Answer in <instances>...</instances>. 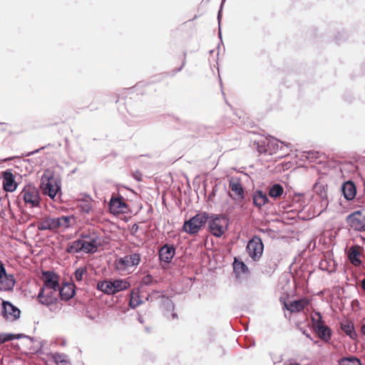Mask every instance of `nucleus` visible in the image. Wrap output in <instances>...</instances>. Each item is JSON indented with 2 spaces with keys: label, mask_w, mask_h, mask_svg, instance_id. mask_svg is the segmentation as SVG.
<instances>
[{
  "label": "nucleus",
  "mask_w": 365,
  "mask_h": 365,
  "mask_svg": "<svg viewBox=\"0 0 365 365\" xmlns=\"http://www.w3.org/2000/svg\"><path fill=\"white\" fill-rule=\"evenodd\" d=\"M98 240V236L96 232H82L78 239L68 243L66 251L68 253L84 252L87 254H93L97 252L100 246Z\"/></svg>",
  "instance_id": "f257e3e1"
},
{
  "label": "nucleus",
  "mask_w": 365,
  "mask_h": 365,
  "mask_svg": "<svg viewBox=\"0 0 365 365\" xmlns=\"http://www.w3.org/2000/svg\"><path fill=\"white\" fill-rule=\"evenodd\" d=\"M38 189L43 195L54 200L58 193L61 195V180L55 178L53 171L47 169L41 175Z\"/></svg>",
  "instance_id": "f03ea898"
},
{
  "label": "nucleus",
  "mask_w": 365,
  "mask_h": 365,
  "mask_svg": "<svg viewBox=\"0 0 365 365\" xmlns=\"http://www.w3.org/2000/svg\"><path fill=\"white\" fill-rule=\"evenodd\" d=\"M23 200L25 205L29 208H41V197L40 190L34 184H26L19 194V199Z\"/></svg>",
  "instance_id": "7ed1b4c3"
},
{
  "label": "nucleus",
  "mask_w": 365,
  "mask_h": 365,
  "mask_svg": "<svg viewBox=\"0 0 365 365\" xmlns=\"http://www.w3.org/2000/svg\"><path fill=\"white\" fill-rule=\"evenodd\" d=\"M228 218L223 215L209 214L207 220L210 233L216 237H220L227 230Z\"/></svg>",
  "instance_id": "20e7f679"
},
{
  "label": "nucleus",
  "mask_w": 365,
  "mask_h": 365,
  "mask_svg": "<svg viewBox=\"0 0 365 365\" xmlns=\"http://www.w3.org/2000/svg\"><path fill=\"white\" fill-rule=\"evenodd\" d=\"M209 219V213L201 212L197 213L184 222L182 230L190 235L197 234L201 227L205 226Z\"/></svg>",
  "instance_id": "39448f33"
},
{
  "label": "nucleus",
  "mask_w": 365,
  "mask_h": 365,
  "mask_svg": "<svg viewBox=\"0 0 365 365\" xmlns=\"http://www.w3.org/2000/svg\"><path fill=\"white\" fill-rule=\"evenodd\" d=\"M314 317H312V328L318 336L324 341H329L332 336L331 328L324 324L320 312H316Z\"/></svg>",
  "instance_id": "423d86ee"
},
{
  "label": "nucleus",
  "mask_w": 365,
  "mask_h": 365,
  "mask_svg": "<svg viewBox=\"0 0 365 365\" xmlns=\"http://www.w3.org/2000/svg\"><path fill=\"white\" fill-rule=\"evenodd\" d=\"M41 279L43 287L40 288L37 298H42L43 293L49 289H58L60 277L54 271H43Z\"/></svg>",
  "instance_id": "0eeeda50"
},
{
  "label": "nucleus",
  "mask_w": 365,
  "mask_h": 365,
  "mask_svg": "<svg viewBox=\"0 0 365 365\" xmlns=\"http://www.w3.org/2000/svg\"><path fill=\"white\" fill-rule=\"evenodd\" d=\"M348 225L357 232H365V208L350 213L346 219Z\"/></svg>",
  "instance_id": "6e6552de"
},
{
  "label": "nucleus",
  "mask_w": 365,
  "mask_h": 365,
  "mask_svg": "<svg viewBox=\"0 0 365 365\" xmlns=\"http://www.w3.org/2000/svg\"><path fill=\"white\" fill-rule=\"evenodd\" d=\"M246 250L253 261H258L262 257L264 251V244L261 237L254 235L248 241Z\"/></svg>",
  "instance_id": "1a4fd4ad"
},
{
  "label": "nucleus",
  "mask_w": 365,
  "mask_h": 365,
  "mask_svg": "<svg viewBox=\"0 0 365 365\" xmlns=\"http://www.w3.org/2000/svg\"><path fill=\"white\" fill-rule=\"evenodd\" d=\"M108 209L110 213L117 215L127 213L129 210L128 205L125 202L124 197L119 193H113L108 202Z\"/></svg>",
  "instance_id": "9d476101"
},
{
  "label": "nucleus",
  "mask_w": 365,
  "mask_h": 365,
  "mask_svg": "<svg viewBox=\"0 0 365 365\" xmlns=\"http://www.w3.org/2000/svg\"><path fill=\"white\" fill-rule=\"evenodd\" d=\"M364 247L354 244L348 247L346 251V255L349 262L355 267H361L363 264L361 257L364 255Z\"/></svg>",
  "instance_id": "9b49d317"
},
{
  "label": "nucleus",
  "mask_w": 365,
  "mask_h": 365,
  "mask_svg": "<svg viewBox=\"0 0 365 365\" xmlns=\"http://www.w3.org/2000/svg\"><path fill=\"white\" fill-rule=\"evenodd\" d=\"M1 315L6 320L14 322L20 318L21 310L11 302L3 300Z\"/></svg>",
  "instance_id": "f8f14e48"
},
{
  "label": "nucleus",
  "mask_w": 365,
  "mask_h": 365,
  "mask_svg": "<svg viewBox=\"0 0 365 365\" xmlns=\"http://www.w3.org/2000/svg\"><path fill=\"white\" fill-rule=\"evenodd\" d=\"M341 195L346 201H352L357 194V187L355 182L351 180L344 181L340 187Z\"/></svg>",
  "instance_id": "ddd939ff"
},
{
  "label": "nucleus",
  "mask_w": 365,
  "mask_h": 365,
  "mask_svg": "<svg viewBox=\"0 0 365 365\" xmlns=\"http://www.w3.org/2000/svg\"><path fill=\"white\" fill-rule=\"evenodd\" d=\"M3 180V189L6 192H12L17 188L18 184L15 180V177L10 169L1 172Z\"/></svg>",
  "instance_id": "4468645a"
},
{
  "label": "nucleus",
  "mask_w": 365,
  "mask_h": 365,
  "mask_svg": "<svg viewBox=\"0 0 365 365\" xmlns=\"http://www.w3.org/2000/svg\"><path fill=\"white\" fill-rule=\"evenodd\" d=\"M176 248L174 245L165 244L158 251V257L160 262L169 264L175 257Z\"/></svg>",
  "instance_id": "2eb2a0df"
},
{
  "label": "nucleus",
  "mask_w": 365,
  "mask_h": 365,
  "mask_svg": "<svg viewBox=\"0 0 365 365\" xmlns=\"http://www.w3.org/2000/svg\"><path fill=\"white\" fill-rule=\"evenodd\" d=\"M140 259L141 257L139 253L125 255V257H120L118 259V268L125 269L128 267L137 266L140 263Z\"/></svg>",
  "instance_id": "dca6fc26"
},
{
  "label": "nucleus",
  "mask_w": 365,
  "mask_h": 365,
  "mask_svg": "<svg viewBox=\"0 0 365 365\" xmlns=\"http://www.w3.org/2000/svg\"><path fill=\"white\" fill-rule=\"evenodd\" d=\"M57 292H58V289H49L43 293L42 298H37V299L40 304L46 307L56 304L59 297Z\"/></svg>",
  "instance_id": "f3484780"
},
{
  "label": "nucleus",
  "mask_w": 365,
  "mask_h": 365,
  "mask_svg": "<svg viewBox=\"0 0 365 365\" xmlns=\"http://www.w3.org/2000/svg\"><path fill=\"white\" fill-rule=\"evenodd\" d=\"M58 296L62 301L67 302L76 294L74 284L65 282L61 287H58Z\"/></svg>",
  "instance_id": "a211bd4d"
},
{
  "label": "nucleus",
  "mask_w": 365,
  "mask_h": 365,
  "mask_svg": "<svg viewBox=\"0 0 365 365\" xmlns=\"http://www.w3.org/2000/svg\"><path fill=\"white\" fill-rule=\"evenodd\" d=\"M59 219L46 217L38 225V230H54L60 227Z\"/></svg>",
  "instance_id": "6ab92c4d"
},
{
  "label": "nucleus",
  "mask_w": 365,
  "mask_h": 365,
  "mask_svg": "<svg viewBox=\"0 0 365 365\" xmlns=\"http://www.w3.org/2000/svg\"><path fill=\"white\" fill-rule=\"evenodd\" d=\"M269 201L267 195L261 190H256L252 194V203L255 207L261 209Z\"/></svg>",
  "instance_id": "aec40b11"
},
{
  "label": "nucleus",
  "mask_w": 365,
  "mask_h": 365,
  "mask_svg": "<svg viewBox=\"0 0 365 365\" xmlns=\"http://www.w3.org/2000/svg\"><path fill=\"white\" fill-rule=\"evenodd\" d=\"M232 267L234 274L237 279H239L241 274H247L250 273L249 268L246 264L242 260L238 259L237 257L234 258Z\"/></svg>",
  "instance_id": "412c9836"
},
{
  "label": "nucleus",
  "mask_w": 365,
  "mask_h": 365,
  "mask_svg": "<svg viewBox=\"0 0 365 365\" xmlns=\"http://www.w3.org/2000/svg\"><path fill=\"white\" fill-rule=\"evenodd\" d=\"M322 157L323 159H325L326 155L324 153L315 150H306L302 155V159L305 158L309 162H316L317 163H321V158Z\"/></svg>",
  "instance_id": "4be33fe9"
},
{
  "label": "nucleus",
  "mask_w": 365,
  "mask_h": 365,
  "mask_svg": "<svg viewBox=\"0 0 365 365\" xmlns=\"http://www.w3.org/2000/svg\"><path fill=\"white\" fill-rule=\"evenodd\" d=\"M230 187L232 192L235 193V195L237 196V199L239 200H245V193H244V189L240 183V181L239 179H232L230 180Z\"/></svg>",
  "instance_id": "5701e85b"
},
{
  "label": "nucleus",
  "mask_w": 365,
  "mask_h": 365,
  "mask_svg": "<svg viewBox=\"0 0 365 365\" xmlns=\"http://www.w3.org/2000/svg\"><path fill=\"white\" fill-rule=\"evenodd\" d=\"M313 190L317 195L320 197L322 202L326 203V205H327V185L317 182L313 185Z\"/></svg>",
  "instance_id": "b1692460"
},
{
  "label": "nucleus",
  "mask_w": 365,
  "mask_h": 365,
  "mask_svg": "<svg viewBox=\"0 0 365 365\" xmlns=\"http://www.w3.org/2000/svg\"><path fill=\"white\" fill-rule=\"evenodd\" d=\"M16 284V279L13 274H9L0 280L1 291H12Z\"/></svg>",
  "instance_id": "393cba45"
},
{
  "label": "nucleus",
  "mask_w": 365,
  "mask_h": 365,
  "mask_svg": "<svg viewBox=\"0 0 365 365\" xmlns=\"http://www.w3.org/2000/svg\"><path fill=\"white\" fill-rule=\"evenodd\" d=\"M341 329L351 339H354L357 334L354 329V323L351 321H346L345 323L340 324Z\"/></svg>",
  "instance_id": "a878e982"
},
{
  "label": "nucleus",
  "mask_w": 365,
  "mask_h": 365,
  "mask_svg": "<svg viewBox=\"0 0 365 365\" xmlns=\"http://www.w3.org/2000/svg\"><path fill=\"white\" fill-rule=\"evenodd\" d=\"M284 193V187L279 183H274L269 189V196L273 199H279Z\"/></svg>",
  "instance_id": "bb28decb"
},
{
  "label": "nucleus",
  "mask_w": 365,
  "mask_h": 365,
  "mask_svg": "<svg viewBox=\"0 0 365 365\" xmlns=\"http://www.w3.org/2000/svg\"><path fill=\"white\" fill-rule=\"evenodd\" d=\"M143 303L140 299L139 289H133L130 293L129 306L132 309L136 308Z\"/></svg>",
  "instance_id": "cd10ccee"
},
{
  "label": "nucleus",
  "mask_w": 365,
  "mask_h": 365,
  "mask_svg": "<svg viewBox=\"0 0 365 365\" xmlns=\"http://www.w3.org/2000/svg\"><path fill=\"white\" fill-rule=\"evenodd\" d=\"M338 365H363L360 359L355 356H344L338 360Z\"/></svg>",
  "instance_id": "c85d7f7f"
},
{
  "label": "nucleus",
  "mask_w": 365,
  "mask_h": 365,
  "mask_svg": "<svg viewBox=\"0 0 365 365\" xmlns=\"http://www.w3.org/2000/svg\"><path fill=\"white\" fill-rule=\"evenodd\" d=\"M113 287H115V294L120 291L128 289L130 287V282L122 279H113Z\"/></svg>",
  "instance_id": "c756f323"
},
{
  "label": "nucleus",
  "mask_w": 365,
  "mask_h": 365,
  "mask_svg": "<svg viewBox=\"0 0 365 365\" xmlns=\"http://www.w3.org/2000/svg\"><path fill=\"white\" fill-rule=\"evenodd\" d=\"M256 145V150L257 152L260 154L262 153H268L269 155L272 154V151L269 150V143L266 145V143L264 140H260L255 143Z\"/></svg>",
  "instance_id": "7c9ffc66"
},
{
  "label": "nucleus",
  "mask_w": 365,
  "mask_h": 365,
  "mask_svg": "<svg viewBox=\"0 0 365 365\" xmlns=\"http://www.w3.org/2000/svg\"><path fill=\"white\" fill-rule=\"evenodd\" d=\"M287 309L290 312H299L304 309V304L299 300H294L287 305Z\"/></svg>",
  "instance_id": "2f4dec72"
},
{
  "label": "nucleus",
  "mask_w": 365,
  "mask_h": 365,
  "mask_svg": "<svg viewBox=\"0 0 365 365\" xmlns=\"http://www.w3.org/2000/svg\"><path fill=\"white\" fill-rule=\"evenodd\" d=\"M34 342H36L37 345H35L32 348H31V350L33 352L36 353L38 354H46V352L43 350V346L44 344L46 343V341H38L37 339H36V341H34Z\"/></svg>",
  "instance_id": "473e14b6"
},
{
  "label": "nucleus",
  "mask_w": 365,
  "mask_h": 365,
  "mask_svg": "<svg viewBox=\"0 0 365 365\" xmlns=\"http://www.w3.org/2000/svg\"><path fill=\"white\" fill-rule=\"evenodd\" d=\"M225 1H226V0L221 1V4H220V9H219V11L217 12V22H218V35H219V38H220L221 42L222 41V31H221L220 23H221V19H222V12L223 6H224Z\"/></svg>",
  "instance_id": "72a5a7b5"
},
{
  "label": "nucleus",
  "mask_w": 365,
  "mask_h": 365,
  "mask_svg": "<svg viewBox=\"0 0 365 365\" xmlns=\"http://www.w3.org/2000/svg\"><path fill=\"white\" fill-rule=\"evenodd\" d=\"M66 355L64 354L54 353L52 354V360L56 364L67 363Z\"/></svg>",
  "instance_id": "f704fd0d"
},
{
  "label": "nucleus",
  "mask_w": 365,
  "mask_h": 365,
  "mask_svg": "<svg viewBox=\"0 0 365 365\" xmlns=\"http://www.w3.org/2000/svg\"><path fill=\"white\" fill-rule=\"evenodd\" d=\"M87 273V268L86 267H80L77 268L74 272V277L77 282L82 281L83 276Z\"/></svg>",
  "instance_id": "c9c22d12"
},
{
  "label": "nucleus",
  "mask_w": 365,
  "mask_h": 365,
  "mask_svg": "<svg viewBox=\"0 0 365 365\" xmlns=\"http://www.w3.org/2000/svg\"><path fill=\"white\" fill-rule=\"evenodd\" d=\"M78 208L81 212L88 214L92 210L93 206L90 202L83 201Z\"/></svg>",
  "instance_id": "e433bc0d"
},
{
  "label": "nucleus",
  "mask_w": 365,
  "mask_h": 365,
  "mask_svg": "<svg viewBox=\"0 0 365 365\" xmlns=\"http://www.w3.org/2000/svg\"><path fill=\"white\" fill-rule=\"evenodd\" d=\"M73 217V216L67 215V216H61L59 217H57V219H59L60 227H63L65 228H68L70 227V222L71 220Z\"/></svg>",
  "instance_id": "4c0bfd02"
},
{
  "label": "nucleus",
  "mask_w": 365,
  "mask_h": 365,
  "mask_svg": "<svg viewBox=\"0 0 365 365\" xmlns=\"http://www.w3.org/2000/svg\"><path fill=\"white\" fill-rule=\"evenodd\" d=\"M154 282L156 283L157 281L155 280L153 277L150 274H148L147 275L144 276L142 279V284L145 286L151 285Z\"/></svg>",
  "instance_id": "58836bf2"
},
{
  "label": "nucleus",
  "mask_w": 365,
  "mask_h": 365,
  "mask_svg": "<svg viewBox=\"0 0 365 365\" xmlns=\"http://www.w3.org/2000/svg\"><path fill=\"white\" fill-rule=\"evenodd\" d=\"M115 287H113V279H107V284H106V294H115Z\"/></svg>",
  "instance_id": "ea45409f"
},
{
  "label": "nucleus",
  "mask_w": 365,
  "mask_h": 365,
  "mask_svg": "<svg viewBox=\"0 0 365 365\" xmlns=\"http://www.w3.org/2000/svg\"><path fill=\"white\" fill-rule=\"evenodd\" d=\"M11 333H0V345L11 341Z\"/></svg>",
  "instance_id": "a19ab883"
},
{
  "label": "nucleus",
  "mask_w": 365,
  "mask_h": 365,
  "mask_svg": "<svg viewBox=\"0 0 365 365\" xmlns=\"http://www.w3.org/2000/svg\"><path fill=\"white\" fill-rule=\"evenodd\" d=\"M11 336H12L11 341L14 340V339H23V338L28 339L31 341H36V338L30 336H28V335H26L24 334H12Z\"/></svg>",
  "instance_id": "79ce46f5"
},
{
  "label": "nucleus",
  "mask_w": 365,
  "mask_h": 365,
  "mask_svg": "<svg viewBox=\"0 0 365 365\" xmlns=\"http://www.w3.org/2000/svg\"><path fill=\"white\" fill-rule=\"evenodd\" d=\"M107 279L98 281L96 284V289L106 294Z\"/></svg>",
  "instance_id": "37998d69"
},
{
  "label": "nucleus",
  "mask_w": 365,
  "mask_h": 365,
  "mask_svg": "<svg viewBox=\"0 0 365 365\" xmlns=\"http://www.w3.org/2000/svg\"><path fill=\"white\" fill-rule=\"evenodd\" d=\"M186 56H187L186 52H184L183 53V61H182V65L180 67L175 68H174L172 71V76H175L177 73L181 71L182 69L183 68V67L185 66V65L186 64Z\"/></svg>",
  "instance_id": "c03bdc74"
},
{
  "label": "nucleus",
  "mask_w": 365,
  "mask_h": 365,
  "mask_svg": "<svg viewBox=\"0 0 365 365\" xmlns=\"http://www.w3.org/2000/svg\"><path fill=\"white\" fill-rule=\"evenodd\" d=\"M9 274L6 272V267L2 262H0V280L5 278Z\"/></svg>",
  "instance_id": "a18cd8bd"
},
{
  "label": "nucleus",
  "mask_w": 365,
  "mask_h": 365,
  "mask_svg": "<svg viewBox=\"0 0 365 365\" xmlns=\"http://www.w3.org/2000/svg\"><path fill=\"white\" fill-rule=\"evenodd\" d=\"M319 268L322 270L329 272V262L326 259L321 260V262H319Z\"/></svg>",
  "instance_id": "49530a36"
},
{
  "label": "nucleus",
  "mask_w": 365,
  "mask_h": 365,
  "mask_svg": "<svg viewBox=\"0 0 365 365\" xmlns=\"http://www.w3.org/2000/svg\"><path fill=\"white\" fill-rule=\"evenodd\" d=\"M49 145H50V144H48V145H45V146H42V147H41L40 148H38V149H36V150H33V151H31V152L26 153L25 154H23V155H25V156H31V155H34V154H36V153H39V151H40V150L45 149L46 148H47V147H48V146H49Z\"/></svg>",
  "instance_id": "de8ad7c7"
},
{
  "label": "nucleus",
  "mask_w": 365,
  "mask_h": 365,
  "mask_svg": "<svg viewBox=\"0 0 365 365\" xmlns=\"http://www.w3.org/2000/svg\"><path fill=\"white\" fill-rule=\"evenodd\" d=\"M133 177L138 182L142 181V173L139 170H135L133 173Z\"/></svg>",
  "instance_id": "09e8293b"
},
{
  "label": "nucleus",
  "mask_w": 365,
  "mask_h": 365,
  "mask_svg": "<svg viewBox=\"0 0 365 365\" xmlns=\"http://www.w3.org/2000/svg\"><path fill=\"white\" fill-rule=\"evenodd\" d=\"M166 307H167L168 309H174V304L172 302V300L167 299V301H166Z\"/></svg>",
  "instance_id": "8fccbe9b"
},
{
  "label": "nucleus",
  "mask_w": 365,
  "mask_h": 365,
  "mask_svg": "<svg viewBox=\"0 0 365 365\" xmlns=\"http://www.w3.org/2000/svg\"><path fill=\"white\" fill-rule=\"evenodd\" d=\"M303 334L305 335L307 338L310 339L311 340L312 339V337H311V334L306 330H304L303 331Z\"/></svg>",
  "instance_id": "3c124183"
},
{
  "label": "nucleus",
  "mask_w": 365,
  "mask_h": 365,
  "mask_svg": "<svg viewBox=\"0 0 365 365\" xmlns=\"http://www.w3.org/2000/svg\"><path fill=\"white\" fill-rule=\"evenodd\" d=\"M361 284L362 289H363L364 292H365V278H364L361 281Z\"/></svg>",
  "instance_id": "603ef678"
},
{
  "label": "nucleus",
  "mask_w": 365,
  "mask_h": 365,
  "mask_svg": "<svg viewBox=\"0 0 365 365\" xmlns=\"http://www.w3.org/2000/svg\"><path fill=\"white\" fill-rule=\"evenodd\" d=\"M138 230V225L136 224H134L132 227V230L134 232H137Z\"/></svg>",
  "instance_id": "864d4df0"
},
{
  "label": "nucleus",
  "mask_w": 365,
  "mask_h": 365,
  "mask_svg": "<svg viewBox=\"0 0 365 365\" xmlns=\"http://www.w3.org/2000/svg\"><path fill=\"white\" fill-rule=\"evenodd\" d=\"M361 331L362 334L365 335V324H363L361 328Z\"/></svg>",
  "instance_id": "5fc2aeb1"
},
{
  "label": "nucleus",
  "mask_w": 365,
  "mask_h": 365,
  "mask_svg": "<svg viewBox=\"0 0 365 365\" xmlns=\"http://www.w3.org/2000/svg\"><path fill=\"white\" fill-rule=\"evenodd\" d=\"M172 317L173 319L178 318V314L176 313H173Z\"/></svg>",
  "instance_id": "6e6d98bb"
},
{
  "label": "nucleus",
  "mask_w": 365,
  "mask_h": 365,
  "mask_svg": "<svg viewBox=\"0 0 365 365\" xmlns=\"http://www.w3.org/2000/svg\"><path fill=\"white\" fill-rule=\"evenodd\" d=\"M354 303H356L357 305H359V301L357 299L353 300L352 301V304H354Z\"/></svg>",
  "instance_id": "4d7b16f0"
},
{
  "label": "nucleus",
  "mask_w": 365,
  "mask_h": 365,
  "mask_svg": "<svg viewBox=\"0 0 365 365\" xmlns=\"http://www.w3.org/2000/svg\"><path fill=\"white\" fill-rule=\"evenodd\" d=\"M279 149V145L277 143H275L274 146V149Z\"/></svg>",
  "instance_id": "13d9d810"
},
{
  "label": "nucleus",
  "mask_w": 365,
  "mask_h": 365,
  "mask_svg": "<svg viewBox=\"0 0 365 365\" xmlns=\"http://www.w3.org/2000/svg\"><path fill=\"white\" fill-rule=\"evenodd\" d=\"M269 230H264V229H261L260 231L262 232H267Z\"/></svg>",
  "instance_id": "bf43d9fd"
},
{
  "label": "nucleus",
  "mask_w": 365,
  "mask_h": 365,
  "mask_svg": "<svg viewBox=\"0 0 365 365\" xmlns=\"http://www.w3.org/2000/svg\"><path fill=\"white\" fill-rule=\"evenodd\" d=\"M130 103L129 100H127L125 102V106H127Z\"/></svg>",
  "instance_id": "052dcab7"
},
{
  "label": "nucleus",
  "mask_w": 365,
  "mask_h": 365,
  "mask_svg": "<svg viewBox=\"0 0 365 365\" xmlns=\"http://www.w3.org/2000/svg\"><path fill=\"white\" fill-rule=\"evenodd\" d=\"M255 346V341H253V342L252 343V344L250 345V346Z\"/></svg>",
  "instance_id": "680f3d73"
},
{
  "label": "nucleus",
  "mask_w": 365,
  "mask_h": 365,
  "mask_svg": "<svg viewBox=\"0 0 365 365\" xmlns=\"http://www.w3.org/2000/svg\"><path fill=\"white\" fill-rule=\"evenodd\" d=\"M126 109H127L128 113H129L130 115H133V114L131 113V112L129 110V109H128V108H126Z\"/></svg>",
  "instance_id": "e2e57ef3"
},
{
  "label": "nucleus",
  "mask_w": 365,
  "mask_h": 365,
  "mask_svg": "<svg viewBox=\"0 0 365 365\" xmlns=\"http://www.w3.org/2000/svg\"><path fill=\"white\" fill-rule=\"evenodd\" d=\"M336 41H337V43H340L339 40L337 38H336Z\"/></svg>",
  "instance_id": "0e129e2a"
},
{
  "label": "nucleus",
  "mask_w": 365,
  "mask_h": 365,
  "mask_svg": "<svg viewBox=\"0 0 365 365\" xmlns=\"http://www.w3.org/2000/svg\"><path fill=\"white\" fill-rule=\"evenodd\" d=\"M299 197H303V194H299L298 195Z\"/></svg>",
  "instance_id": "69168bd1"
},
{
  "label": "nucleus",
  "mask_w": 365,
  "mask_h": 365,
  "mask_svg": "<svg viewBox=\"0 0 365 365\" xmlns=\"http://www.w3.org/2000/svg\"><path fill=\"white\" fill-rule=\"evenodd\" d=\"M0 124H2L1 123H0Z\"/></svg>",
  "instance_id": "338daca9"
}]
</instances>
